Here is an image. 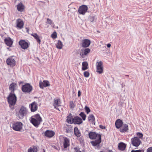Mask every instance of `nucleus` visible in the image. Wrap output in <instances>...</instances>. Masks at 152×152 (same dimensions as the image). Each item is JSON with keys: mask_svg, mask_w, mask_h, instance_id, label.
<instances>
[{"mask_svg": "<svg viewBox=\"0 0 152 152\" xmlns=\"http://www.w3.org/2000/svg\"><path fill=\"white\" fill-rule=\"evenodd\" d=\"M6 62L8 65L11 66H14L15 65V61L12 58H8Z\"/></svg>", "mask_w": 152, "mask_h": 152, "instance_id": "obj_13", "label": "nucleus"}, {"mask_svg": "<svg viewBox=\"0 0 152 152\" xmlns=\"http://www.w3.org/2000/svg\"><path fill=\"white\" fill-rule=\"evenodd\" d=\"M54 132L52 131L47 130L45 132V135L48 137H53L54 135Z\"/></svg>", "mask_w": 152, "mask_h": 152, "instance_id": "obj_19", "label": "nucleus"}, {"mask_svg": "<svg viewBox=\"0 0 152 152\" xmlns=\"http://www.w3.org/2000/svg\"><path fill=\"white\" fill-rule=\"evenodd\" d=\"M107 46L108 48H110L111 47V45L110 44H108Z\"/></svg>", "mask_w": 152, "mask_h": 152, "instance_id": "obj_50", "label": "nucleus"}, {"mask_svg": "<svg viewBox=\"0 0 152 152\" xmlns=\"http://www.w3.org/2000/svg\"><path fill=\"white\" fill-rule=\"evenodd\" d=\"M43 152H45V150H43Z\"/></svg>", "mask_w": 152, "mask_h": 152, "instance_id": "obj_53", "label": "nucleus"}, {"mask_svg": "<svg viewBox=\"0 0 152 152\" xmlns=\"http://www.w3.org/2000/svg\"><path fill=\"white\" fill-rule=\"evenodd\" d=\"M146 152H152V147L148 148Z\"/></svg>", "mask_w": 152, "mask_h": 152, "instance_id": "obj_43", "label": "nucleus"}, {"mask_svg": "<svg viewBox=\"0 0 152 152\" xmlns=\"http://www.w3.org/2000/svg\"><path fill=\"white\" fill-rule=\"evenodd\" d=\"M4 42L6 45L10 47L11 46L13 43V41L10 37H8L4 39Z\"/></svg>", "mask_w": 152, "mask_h": 152, "instance_id": "obj_21", "label": "nucleus"}, {"mask_svg": "<svg viewBox=\"0 0 152 152\" xmlns=\"http://www.w3.org/2000/svg\"><path fill=\"white\" fill-rule=\"evenodd\" d=\"M126 147V144L123 142H121L118 145V148L121 150H124Z\"/></svg>", "mask_w": 152, "mask_h": 152, "instance_id": "obj_28", "label": "nucleus"}, {"mask_svg": "<svg viewBox=\"0 0 152 152\" xmlns=\"http://www.w3.org/2000/svg\"><path fill=\"white\" fill-rule=\"evenodd\" d=\"M7 100L10 105H15L17 100V97L14 93H10L7 97Z\"/></svg>", "mask_w": 152, "mask_h": 152, "instance_id": "obj_2", "label": "nucleus"}, {"mask_svg": "<svg viewBox=\"0 0 152 152\" xmlns=\"http://www.w3.org/2000/svg\"><path fill=\"white\" fill-rule=\"evenodd\" d=\"M51 37L53 39H55L57 37V33L56 32H54L53 34H51Z\"/></svg>", "mask_w": 152, "mask_h": 152, "instance_id": "obj_37", "label": "nucleus"}, {"mask_svg": "<svg viewBox=\"0 0 152 152\" xmlns=\"http://www.w3.org/2000/svg\"><path fill=\"white\" fill-rule=\"evenodd\" d=\"M131 140L132 145L135 147H138L141 143L140 140L137 137H134L132 138Z\"/></svg>", "mask_w": 152, "mask_h": 152, "instance_id": "obj_7", "label": "nucleus"}, {"mask_svg": "<svg viewBox=\"0 0 152 152\" xmlns=\"http://www.w3.org/2000/svg\"><path fill=\"white\" fill-rule=\"evenodd\" d=\"M90 49L89 48H87L84 50H81L80 53V55L81 56L86 55L90 52Z\"/></svg>", "mask_w": 152, "mask_h": 152, "instance_id": "obj_22", "label": "nucleus"}, {"mask_svg": "<svg viewBox=\"0 0 152 152\" xmlns=\"http://www.w3.org/2000/svg\"><path fill=\"white\" fill-rule=\"evenodd\" d=\"M47 22L49 24H51L52 23V20L50 19L49 18H47Z\"/></svg>", "mask_w": 152, "mask_h": 152, "instance_id": "obj_45", "label": "nucleus"}, {"mask_svg": "<svg viewBox=\"0 0 152 152\" xmlns=\"http://www.w3.org/2000/svg\"><path fill=\"white\" fill-rule=\"evenodd\" d=\"M82 69L84 71L88 69V64L87 62H83L82 64Z\"/></svg>", "mask_w": 152, "mask_h": 152, "instance_id": "obj_31", "label": "nucleus"}, {"mask_svg": "<svg viewBox=\"0 0 152 152\" xmlns=\"http://www.w3.org/2000/svg\"><path fill=\"white\" fill-rule=\"evenodd\" d=\"M17 84L16 83H12L10 86L9 89L11 91L10 93H14V91L16 89Z\"/></svg>", "mask_w": 152, "mask_h": 152, "instance_id": "obj_16", "label": "nucleus"}, {"mask_svg": "<svg viewBox=\"0 0 152 152\" xmlns=\"http://www.w3.org/2000/svg\"><path fill=\"white\" fill-rule=\"evenodd\" d=\"M88 121L92 123H94L95 119L94 115L92 114L90 115L88 117Z\"/></svg>", "mask_w": 152, "mask_h": 152, "instance_id": "obj_33", "label": "nucleus"}, {"mask_svg": "<svg viewBox=\"0 0 152 152\" xmlns=\"http://www.w3.org/2000/svg\"><path fill=\"white\" fill-rule=\"evenodd\" d=\"M84 76L86 77H88L89 76V73L88 72L86 71L84 72L83 73Z\"/></svg>", "mask_w": 152, "mask_h": 152, "instance_id": "obj_38", "label": "nucleus"}, {"mask_svg": "<svg viewBox=\"0 0 152 152\" xmlns=\"http://www.w3.org/2000/svg\"><path fill=\"white\" fill-rule=\"evenodd\" d=\"M85 108L86 112L88 114L89 113V112H90V110L88 107L86 106L85 107Z\"/></svg>", "mask_w": 152, "mask_h": 152, "instance_id": "obj_40", "label": "nucleus"}, {"mask_svg": "<svg viewBox=\"0 0 152 152\" xmlns=\"http://www.w3.org/2000/svg\"><path fill=\"white\" fill-rule=\"evenodd\" d=\"M42 118L39 114H36L31 118V122L35 127H38L42 121Z\"/></svg>", "mask_w": 152, "mask_h": 152, "instance_id": "obj_1", "label": "nucleus"}, {"mask_svg": "<svg viewBox=\"0 0 152 152\" xmlns=\"http://www.w3.org/2000/svg\"><path fill=\"white\" fill-rule=\"evenodd\" d=\"M32 89V86L29 83H27L22 86V90L24 92L29 93Z\"/></svg>", "mask_w": 152, "mask_h": 152, "instance_id": "obj_6", "label": "nucleus"}, {"mask_svg": "<svg viewBox=\"0 0 152 152\" xmlns=\"http://www.w3.org/2000/svg\"><path fill=\"white\" fill-rule=\"evenodd\" d=\"M128 129V125L126 124H123L120 129V131L121 132H126Z\"/></svg>", "mask_w": 152, "mask_h": 152, "instance_id": "obj_23", "label": "nucleus"}, {"mask_svg": "<svg viewBox=\"0 0 152 152\" xmlns=\"http://www.w3.org/2000/svg\"><path fill=\"white\" fill-rule=\"evenodd\" d=\"M31 35L33 36L37 40V42L40 44V43L41 40L39 39L38 35L36 33L32 34Z\"/></svg>", "mask_w": 152, "mask_h": 152, "instance_id": "obj_34", "label": "nucleus"}, {"mask_svg": "<svg viewBox=\"0 0 152 152\" xmlns=\"http://www.w3.org/2000/svg\"><path fill=\"white\" fill-rule=\"evenodd\" d=\"M73 123L75 124H80L83 122L82 119L79 117H76L73 119Z\"/></svg>", "mask_w": 152, "mask_h": 152, "instance_id": "obj_17", "label": "nucleus"}, {"mask_svg": "<svg viewBox=\"0 0 152 152\" xmlns=\"http://www.w3.org/2000/svg\"><path fill=\"white\" fill-rule=\"evenodd\" d=\"M96 139L95 141H91V143L94 146H99V144L101 142V136L98 135V138Z\"/></svg>", "mask_w": 152, "mask_h": 152, "instance_id": "obj_11", "label": "nucleus"}, {"mask_svg": "<svg viewBox=\"0 0 152 152\" xmlns=\"http://www.w3.org/2000/svg\"><path fill=\"white\" fill-rule=\"evenodd\" d=\"M73 118H72V115L71 114H69L68 116L67 117L66 121L69 124L73 123Z\"/></svg>", "mask_w": 152, "mask_h": 152, "instance_id": "obj_27", "label": "nucleus"}, {"mask_svg": "<svg viewBox=\"0 0 152 152\" xmlns=\"http://www.w3.org/2000/svg\"><path fill=\"white\" fill-rule=\"evenodd\" d=\"M121 86L122 87V88H123L125 86V84L124 83H122L121 84Z\"/></svg>", "mask_w": 152, "mask_h": 152, "instance_id": "obj_51", "label": "nucleus"}, {"mask_svg": "<svg viewBox=\"0 0 152 152\" xmlns=\"http://www.w3.org/2000/svg\"><path fill=\"white\" fill-rule=\"evenodd\" d=\"M16 24L17 27L21 28L23 26V23L21 19H18L16 20Z\"/></svg>", "mask_w": 152, "mask_h": 152, "instance_id": "obj_20", "label": "nucleus"}, {"mask_svg": "<svg viewBox=\"0 0 152 152\" xmlns=\"http://www.w3.org/2000/svg\"><path fill=\"white\" fill-rule=\"evenodd\" d=\"M87 7L86 5H83L79 7L78 11L80 14L84 15L87 12Z\"/></svg>", "mask_w": 152, "mask_h": 152, "instance_id": "obj_8", "label": "nucleus"}, {"mask_svg": "<svg viewBox=\"0 0 152 152\" xmlns=\"http://www.w3.org/2000/svg\"><path fill=\"white\" fill-rule=\"evenodd\" d=\"M74 133L77 137H79L81 135V134L77 127H75L74 129Z\"/></svg>", "mask_w": 152, "mask_h": 152, "instance_id": "obj_30", "label": "nucleus"}, {"mask_svg": "<svg viewBox=\"0 0 152 152\" xmlns=\"http://www.w3.org/2000/svg\"><path fill=\"white\" fill-rule=\"evenodd\" d=\"M144 150L143 149L138 150H132L131 152H144Z\"/></svg>", "mask_w": 152, "mask_h": 152, "instance_id": "obj_41", "label": "nucleus"}, {"mask_svg": "<svg viewBox=\"0 0 152 152\" xmlns=\"http://www.w3.org/2000/svg\"><path fill=\"white\" fill-rule=\"evenodd\" d=\"M75 152H81V151L79 150V149L77 147L75 148Z\"/></svg>", "mask_w": 152, "mask_h": 152, "instance_id": "obj_46", "label": "nucleus"}, {"mask_svg": "<svg viewBox=\"0 0 152 152\" xmlns=\"http://www.w3.org/2000/svg\"><path fill=\"white\" fill-rule=\"evenodd\" d=\"M98 135L101 136L100 134H96L94 132H90L89 133V138L92 139H97L98 138Z\"/></svg>", "mask_w": 152, "mask_h": 152, "instance_id": "obj_15", "label": "nucleus"}, {"mask_svg": "<svg viewBox=\"0 0 152 152\" xmlns=\"http://www.w3.org/2000/svg\"><path fill=\"white\" fill-rule=\"evenodd\" d=\"M95 20V17L94 16H90L88 18V20L90 22H93Z\"/></svg>", "mask_w": 152, "mask_h": 152, "instance_id": "obj_36", "label": "nucleus"}, {"mask_svg": "<svg viewBox=\"0 0 152 152\" xmlns=\"http://www.w3.org/2000/svg\"><path fill=\"white\" fill-rule=\"evenodd\" d=\"M99 127L101 128L102 129H104L105 128V127L104 126L101 125L99 126Z\"/></svg>", "mask_w": 152, "mask_h": 152, "instance_id": "obj_49", "label": "nucleus"}, {"mask_svg": "<svg viewBox=\"0 0 152 152\" xmlns=\"http://www.w3.org/2000/svg\"><path fill=\"white\" fill-rule=\"evenodd\" d=\"M63 140L64 141V147L66 148L69 145V140L66 137H63Z\"/></svg>", "mask_w": 152, "mask_h": 152, "instance_id": "obj_25", "label": "nucleus"}, {"mask_svg": "<svg viewBox=\"0 0 152 152\" xmlns=\"http://www.w3.org/2000/svg\"><path fill=\"white\" fill-rule=\"evenodd\" d=\"M37 148L36 146L31 147L28 148V152H37Z\"/></svg>", "mask_w": 152, "mask_h": 152, "instance_id": "obj_29", "label": "nucleus"}, {"mask_svg": "<svg viewBox=\"0 0 152 152\" xmlns=\"http://www.w3.org/2000/svg\"><path fill=\"white\" fill-rule=\"evenodd\" d=\"M122 121L120 119L117 120L115 123L116 127L118 129H119L121 126H122Z\"/></svg>", "mask_w": 152, "mask_h": 152, "instance_id": "obj_24", "label": "nucleus"}, {"mask_svg": "<svg viewBox=\"0 0 152 152\" xmlns=\"http://www.w3.org/2000/svg\"><path fill=\"white\" fill-rule=\"evenodd\" d=\"M100 152H104L103 151H101Z\"/></svg>", "mask_w": 152, "mask_h": 152, "instance_id": "obj_54", "label": "nucleus"}, {"mask_svg": "<svg viewBox=\"0 0 152 152\" xmlns=\"http://www.w3.org/2000/svg\"><path fill=\"white\" fill-rule=\"evenodd\" d=\"M19 45L21 46L22 48L26 49L29 46L28 43L26 42L25 40H21L19 42Z\"/></svg>", "mask_w": 152, "mask_h": 152, "instance_id": "obj_12", "label": "nucleus"}, {"mask_svg": "<svg viewBox=\"0 0 152 152\" xmlns=\"http://www.w3.org/2000/svg\"><path fill=\"white\" fill-rule=\"evenodd\" d=\"M61 102L59 99L56 98L54 99L53 105L56 109L59 110L58 107L61 106Z\"/></svg>", "mask_w": 152, "mask_h": 152, "instance_id": "obj_10", "label": "nucleus"}, {"mask_svg": "<svg viewBox=\"0 0 152 152\" xmlns=\"http://www.w3.org/2000/svg\"><path fill=\"white\" fill-rule=\"evenodd\" d=\"M31 108V110L32 112H34L37 109V104L35 102H32L30 107Z\"/></svg>", "mask_w": 152, "mask_h": 152, "instance_id": "obj_18", "label": "nucleus"}, {"mask_svg": "<svg viewBox=\"0 0 152 152\" xmlns=\"http://www.w3.org/2000/svg\"><path fill=\"white\" fill-rule=\"evenodd\" d=\"M78 96L79 97L81 95V92L80 91H79L78 92Z\"/></svg>", "mask_w": 152, "mask_h": 152, "instance_id": "obj_47", "label": "nucleus"}, {"mask_svg": "<svg viewBox=\"0 0 152 152\" xmlns=\"http://www.w3.org/2000/svg\"><path fill=\"white\" fill-rule=\"evenodd\" d=\"M23 124L20 122H17L12 124L13 129L16 131H20L22 129Z\"/></svg>", "mask_w": 152, "mask_h": 152, "instance_id": "obj_5", "label": "nucleus"}, {"mask_svg": "<svg viewBox=\"0 0 152 152\" xmlns=\"http://www.w3.org/2000/svg\"><path fill=\"white\" fill-rule=\"evenodd\" d=\"M12 150V149L10 148H9L7 150V152H10Z\"/></svg>", "mask_w": 152, "mask_h": 152, "instance_id": "obj_48", "label": "nucleus"}, {"mask_svg": "<svg viewBox=\"0 0 152 152\" xmlns=\"http://www.w3.org/2000/svg\"><path fill=\"white\" fill-rule=\"evenodd\" d=\"M137 136L139 137V138H142L143 136L142 133L140 132H138L137 134Z\"/></svg>", "mask_w": 152, "mask_h": 152, "instance_id": "obj_42", "label": "nucleus"}, {"mask_svg": "<svg viewBox=\"0 0 152 152\" xmlns=\"http://www.w3.org/2000/svg\"><path fill=\"white\" fill-rule=\"evenodd\" d=\"M41 58L40 59L39 58H37V60H39V62L42 63V62H43V61H42V60L43 59V58Z\"/></svg>", "mask_w": 152, "mask_h": 152, "instance_id": "obj_44", "label": "nucleus"}, {"mask_svg": "<svg viewBox=\"0 0 152 152\" xmlns=\"http://www.w3.org/2000/svg\"><path fill=\"white\" fill-rule=\"evenodd\" d=\"M91 43V41L88 39H84L82 41L81 45L83 48H87L89 46Z\"/></svg>", "mask_w": 152, "mask_h": 152, "instance_id": "obj_9", "label": "nucleus"}, {"mask_svg": "<svg viewBox=\"0 0 152 152\" xmlns=\"http://www.w3.org/2000/svg\"><path fill=\"white\" fill-rule=\"evenodd\" d=\"M39 86L40 88H43L44 87L48 86L50 85L49 83L47 80H44L43 82L40 81L39 83Z\"/></svg>", "mask_w": 152, "mask_h": 152, "instance_id": "obj_14", "label": "nucleus"}, {"mask_svg": "<svg viewBox=\"0 0 152 152\" xmlns=\"http://www.w3.org/2000/svg\"><path fill=\"white\" fill-rule=\"evenodd\" d=\"M80 115L82 118L83 120L84 121L86 119V115L83 112H81L80 114Z\"/></svg>", "mask_w": 152, "mask_h": 152, "instance_id": "obj_35", "label": "nucleus"}, {"mask_svg": "<svg viewBox=\"0 0 152 152\" xmlns=\"http://www.w3.org/2000/svg\"><path fill=\"white\" fill-rule=\"evenodd\" d=\"M17 9L19 11L23 12L24 9V6L22 3H19L17 5Z\"/></svg>", "mask_w": 152, "mask_h": 152, "instance_id": "obj_26", "label": "nucleus"}, {"mask_svg": "<svg viewBox=\"0 0 152 152\" xmlns=\"http://www.w3.org/2000/svg\"><path fill=\"white\" fill-rule=\"evenodd\" d=\"M72 130V128H71L70 129V130L69 129V130L67 129L66 132H69L70 130Z\"/></svg>", "mask_w": 152, "mask_h": 152, "instance_id": "obj_52", "label": "nucleus"}, {"mask_svg": "<svg viewBox=\"0 0 152 152\" xmlns=\"http://www.w3.org/2000/svg\"><path fill=\"white\" fill-rule=\"evenodd\" d=\"M56 45L57 48L59 49H61L63 46L62 42L60 40L58 41V42L56 44Z\"/></svg>", "mask_w": 152, "mask_h": 152, "instance_id": "obj_32", "label": "nucleus"}, {"mask_svg": "<svg viewBox=\"0 0 152 152\" xmlns=\"http://www.w3.org/2000/svg\"><path fill=\"white\" fill-rule=\"evenodd\" d=\"M27 113L26 108L24 106L20 107L19 112L17 114V116L20 119H23L26 115Z\"/></svg>", "mask_w": 152, "mask_h": 152, "instance_id": "obj_3", "label": "nucleus"}, {"mask_svg": "<svg viewBox=\"0 0 152 152\" xmlns=\"http://www.w3.org/2000/svg\"><path fill=\"white\" fill-rule=\"evenodd\" d=\"M69 106H70V107L71 108H74V107H75V104L72 101H71L70 102V103H69Z\"/></svg>", "mask_w": 152, "mask_h": 152, "instance_id": "obj_39", "label": "nucleus"}, {"mask_svg": "<svg viewBox=\"0 0 152 152\" xmlns=\"http://www.w3.org/2000/svg\"><path fill=\"white\" fill-rule=\"evenodd\" d=\"M96 72L99 74L103 72V62L101 61H97L96 63Z\"/></svg>", "mask_w": 152, "mask_h": 152, "instance_id": "obj_4", "label": "nucleus"}]
</instances>
